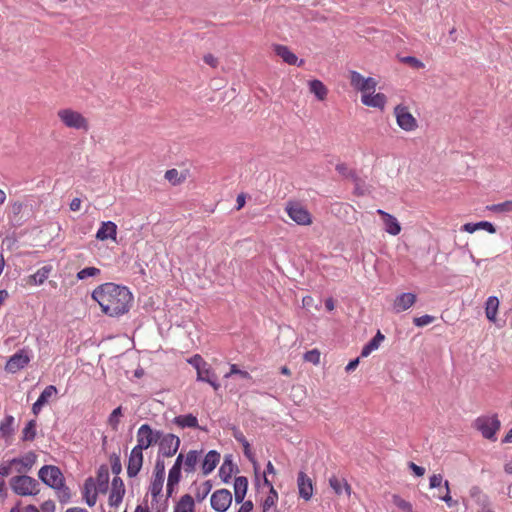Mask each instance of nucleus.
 <instances>
[{"label":"nucleus","mask_w":512,"mask_h":512,"mask_svg":"<svg viewBox=\"0 0 512 512\" xmlns=\"http://www.w3.org/2000/svg\"><path fill=\"white\" fill-rule=\"evenodd\" d=\"M92 298L100 305L102 312L110 317L127 313L133 302V295L127 287L111 282L94 289Z\"/></svg>","instance_id":"f257e3e1"},{"label":"nucleus","mask_w":512,"mask_h":512,"mask_svg":"<svg viewBox=\"0 0 512 512\" xmlns=\"http://www.w3.org/2000/svg\"><path fill=\"white\" fill-rule=\"evenodd\" d=\"M57 116L67 128L82 130L84 132L89 130L88 120L78 111L71 108H64L57 112Z\"/></svg>","instance_id":"f03ea898"},{"label":"nucleus","mask_w":512,"mask_h":512,"mask_svg":"<svg viewBox=\"0 0 512 512\" xmlns=\"http://www.w3.org/2000/svg\"><path fill=\"white\" fill-rule=\"evenodd\" d=\"M13 492L20 496L36 495L39 492V483L36 479L27 475H18L10 479Z\"/></svg>","instance_id":"7ed1b4c3"},{"label":"nucleus","mask_w":512,"mask_h":512,"mask_svg":"<svg viewBox=\"0 0 512 512\" xmlns=\"http://www.w3.org/2000/svg\"><path fill=\"white\" fill-rule=\"evenodd\" d=\"M162 436L159 430H153L149 424H142L137 431V445L134 447L137 451L148 449L154 443H157Z\"/></svg>","instance_id":"20e7f679"},{"label":"nucleus","mask_w":512,"mask_h":512,"mask_svg":"<svg viewBox=\"0 0 512 512\" xmlns=\"http://www.w3.org/2000/svg\"><path fill=\"white\" fill-rule=\"evenodd\" d=\"M285 211L298 225L307 226L312 223V216L310 212L299 202L288 201Z\"/></svg>","instance_id":"39448f33"},{"label":"nucleus","mask_w":512,"mask_h":512,"mask_svg":"<svg viewBox=\"0 0 512 512\" xmlns=\"http://www.w3.org/2000/svg\"><path fill=\"white\" fill-rule=\"evenodd\" d=\"M39 479L51 488L60 487L64 482L61 470L54 465H45L38 472Z\"/></svg>","instance_id":"423d86ee"},{"label":"nucleus","mask_w":512,"mask_h":512,"mask_svg":"<svg viewBox=\"0 0 512 512\" xmlns=\"http://www.w3.org/2000/svg\"><path fill=\"white\" fill-rule=\"evenodd\" d=\"M475 426L484 438L496 440L495 435L500 428V421L496 415L491 417H479L475 421Z\"/></svg>","instance_id":"0eeeda50"},{"label":"nucleus","mask_w":512,"mask_h":512,"mask_svg":"<svg viewBox=\"0 0 512 512\" xmlns=\"http://www.w3.org/2000/svg\"><path fill=\"white\" fill-rule=\"evenodd\" d=\"M159 454L164 457H172L180 447V438L174 434H163L159 439Z\"/></svg>","instance_id":"6e6552de"},{"label":"nucleus","mask_w":512,"mask_h":512,"mask_svg":"<svg viewBox=\"0 0 512 512\" xmlns=\"http://www.w3.org/2000/svg\"><path fill=\"white\" fill-rule=\"evenodd\" d=\"M350 83L355 89L361 91L362 94L374 92L377 86V81L374 78H365L357 71L350 72Z\"/></svg>","instance_id":"1a4fd4ad"},{"label":"nucleus","mask_w":512,"mask_h":512,"mask_svg":"<svg viewBox=\"0 0 512 512\" xmlns=\"http://www.w3.org/2000/svg\"><path fill=\"white\" fill-rule=\"evenodd\" d=\"M211 507L217 512H225L232 503V494L227 489L216 490L210 499Z\"/></svg>","instance_id":"9d476101"},{"label":"nucleus","mask_w":512,"mask_h":512,"mask_svg":"<svg viewBox=\"0 0 512 512\" xmlns=\"http://www.w3.org/2000/svg\"><path fill=\"white\" fill-rule=\"evenodd\" d=\"M397 124L405 131H413L417 128V121L405 106L398 105L394 109Z\"/></svg>","instance_id":"9b49d317"},{"label":"nucleus","mask_w":512,"mask_h":512,"mask_svg":"<svg viewBox=\"0 0 512 512\" xmlns=\"http://www.w3.org/2000/svg\"><path fill=\"white\" fill-rule=\"evenodd\" d=\"M29 362L30 356L28 350L21 349L8 359L5 369L9 373H16L26 367Z\"/></svg>","instance_id":"f8f14e48"},{"label":"nucleus","mask_w":512,"mask_h":512,"mask_svg":"<svg viewBox=\"0 0 512 512\" xmlns=\"http://www.w3.org/2000/svg\"><path fill=\"white\" fill-rule=\"evenodd\" d=\"M24 207V203L20 201H13L8 205V219L13 227H19L25 222Z\"/></svg>","instance_id":"ddd939ff"},{"label":"nucleus","mask_w":512,"mask_h":512,"mask_svg":"<svg viewBox=\"0 0 512 512\" xmlns=\"http://www.w3.org/2000/svg\"><path fill=\"white\" fill-rule=\"evenodd\" d=\"M37 456L34 452L30 451L19 458H13L10 460V464H13L15 471L19 474L28 472L35 464Z\"/></svg>","instance_id":"4468645a"},{"label":"nucleus","mask_w":512,"mask_h":512,"mask_svg":"<svg viewBox=\"0 0 512 512\" xmlns=\"http://www.w3.org/2000/svg\"><path fill=\"white\" fill-rule=\"evenodd\" d=\"M416 295L411 292H405L398 295L392 305V309L395 313H401L408 310L416 302Z\"/></svg>","instance_id":"2eb2a0df"},{"label":"nucleus","mask_w":512,"mask_h":512,"mask_svg":"<svg viewBox=\"0 0 512 512\" xmlns=\"http://www.w3.org/2000/svg\"><path fill=\"white\" fill-rule=\"evenodd\" d=\"M143 465V452L137 451V449L133 448L129 455L128 465H127V475L130 478H133L138 475Z\"/></svg>","instance_id":"dca6fc26"},{"label":"nucleus","mask_w":512,"mask_h":512,"mask_svg":"<svg viewBox=\"0 0 512 512\" xmlns=\"http://www.w3.org/2000/svg\"><path fill=\"white\" fill-rule=\"evenodd\" d=\"M377 214L382 217L383 223H384V230L392 235L396 236L401 232V225L399 221L394 217L393 215L385 212L382 209L377 210Z\"/></svg>","instance_id":"f3484780"},{"label":"nucleus","mask_w":512,"mask_h":512,"mask_svg":"<svg viewBox=\"0 0 512 512\" xmlns=\"http://www.w3.org/2000/svg\"><path fill=\"white\" fill-rule=\"evenodd\" d=\"M125 487L120 477H114L112 480V489L109 495L110 506H118L124 497Z\"/></svg>","instance_id":"a211bd4d"},{"label":"nucleus","mask_w":512,"mask_h":512,"mask_svg":"<svg viewBox=\"0 0 512 512\" xmlns=\"http://www.w3.org/2000/svg\"><path fill=\"white\" fill-rule=\"evenodd\" d=\"M297 485L300 497L310 500L313 495L312 480L303 471L298 473Z\"/></svg>","instance_id":"6ab92c4d"},{"label":"nucleus","mask_w":512,"mask_h":512,"mask_svg":"<svg viewBox=\"0 0 512 512\" xmlns=\"http://www.w3.org/2000/svg\"><path fill=\"white\" fill-rule=\"evenodd\" d=\"M361 102L365 106L373 107V108H379V109L382 110L385 107V104L387 102V98H386V96L383 93H376V94H374V92H369V93H366V94H362Z\"/></svg>","instance_id":"aec40b11"},{"label":"nucleus","mask_w":512,"mask_h":512,"mask_svg":"<svg viewBox=\"0 0 512 512\" xmlns=\"http://www.w3.org/2000/svg\"><path fill=\"white\" fill-rule=\"evenodd\" d=\"M117 235V225L112 221L102 222L96 233V238L100 241L108 239L115 240Z\"/></svg>","instance_id":"412c9836"},{"label":"nucleus","mask_w":512,"mask_h":512,"mask_svg":"<svg viewBox=\"0 0 512 512\" xmlns=\"http://www.w3.org/2000/svg\"><path fill=\"white\" fill-rule=\"evenodd\" d=\"M274 52L277 56H279L285 63L289 65H297L301 66L303 65L304 61L300 60L298 62V57L289 50L288 47L284 45H275L274 46Z\"/></svg>","instance_id":"4be33fe9"},{"label":"nucleus","mask_w":512,"mask_h":512,"mask_svg":"<svg viewBox=\"0 0 512 512\" xmlns=\"http://www.w3.org/2000/svg\"><path fill=\"white\" fill-rule=\"evenodd\" d=\"M197 381L210 384L215 391L220 388V384L217 381V375L208 364L205 365L199 373H197Z\"/></svg>","instance_id":"5701e85b"},{"label":"nucleus","mask_w":512,"mask_h":512,"mask_svg":"<svg viewBox=\"0 0 512 512\" xmlns=\"http://www.w3.org/2000/svg\"><path fill=\"white\" fill-rule=\"evenodd\" d=\"M248 489V480L244 476H238L234 480L235 502L240 504L244 501Z\"/></svg>","instance_id":"b1692460"},{"label":"nucleus","mask_w":512,"mask_h":512,"mask_svg":"<svg viewBox=\"0 0 512 512\" xmlns=\"http://www.w3.org/2000/svg\"><path fill=\"white\" fill-rule=\"evenodd\" d=\"M220 461V454L215 450H210L202 462V471L204 475L210 474Z\"/></svg>","instance_id":"393cba45"},{"label":"nucleus","mask_w":512,"mask_h":512,"mask_svg":"<svg viewBox=\"0 0 512 512\" xmlns=\"http://www.w3.org/2000/svg\"><path fill=\"white\" fill-rule=\"evenodd\" d=\"M83 497L88 506L92 507L96 504L97 492L92 478H88L84 483Z\"/></svg>","instance_id":"a878e982"},{"label":"nucleus","mask_w":512,"mask_h":512,"mask_svg":"<svg viewBox=\"0 0 512 512\" xmlns=\"http://www.w3.org/2000/svg\"><path fill=\"white\" fill-rule=\"evenodd\" d=\"M236 466L232 461L231 455H226L222 465L219 468V477L224 483H228Z\"/></svg>","instance_id":"bb28decb"},{"label":"nucleus","mask_w":512,"mask_h":512,"mask_svg":"<svg viewBox=\"0 0 512 512\" xmlns=\"http://www.w3.org/2000/svg\"><path fill=\"white\" fill-rule=\"evenodd\" d=\"M469 495L481 510H484L490 504L489 497L478 486H472L469 490Z\"/></svg>","instance_id":"cd10ccee"},{"label":"nucleus","mask_w":512,"mask_h":512,"mask_svg":"<svg viewBox=\"0 0 512 512\" xmlns=\"http://www.w3.org/2000/svg\"><path fill=\"white\" fill-rule=\"evenodd\" d=\"M330 487L335 491L336 494L340 495L343 491L349 496L351 494V487L345 479L337 476L329 478Z\"/></svg>","instance_id":"c85d7f7f"},{"label":"nucleus","mask_w":512,"mask_h":512,"mask_svg":"<svg viewBox=\"0 0 512 512\" xmlns=\"http://www.w3.org/2000/svg\"><path fill=\"white\" fill-rule=\"evenodd\" d=\"M384 339L385 336L378 330L376 335L362 348L361 357H367L377 350Z\"/></svg>","instance_id":"c756f323"},{"label":"nucleus","mask_w":512,"mask_h":512,"mask_svg":"<svg viewBox=\"0 0 512 512\" xmlns=\"http://www.w3.org/2000/svg\"><path fill=\"white\" fill-rule=\"evenodd\" d=\"M173 423L182 429L198 427V419L193 414L179 415L173 419Z\"/></svg>","instance_id":"7c9ffc66"},{"label":"nucleus","mask_w":512,"mask_h":512,"mask_svg":"<svg viewBox=\"0 0 512 512\" xmlns=\"http://www.w3.org/2000/svg\"><path fill=\"white\" fill-rule=\"evenodd\" d=\"M499 307V300L496 296H490L486 300L485 314L489 321L495 322Z\"/></svg>","instance_id":"2f4dec72"},{"label":"nucleus","mask_w":512,"mask_h":512,"mask_svg":"<svg viewBox=\"0 0 512 512\" xmlns=\"http://www.w3.org/2000/svg\"><path fill=\"white\" fill-rule=\"evenodd\" d=\"M174 512H194V499L191 495L185 494L177 502Z\"/></svg>","instance_id":"473e14b6"},{"label":"nucleus","mask_w":512,"mask_h":512,"mask_svg":"<svg viewBox=\"0 0 512 512\" xmlns=\"http://www.w3.org/2000/svg\"><path fill=\"white\" fill-rule=\"evenodd\" d=\"M309 90L320 101L324 100L328 93L326 86L320 80L317 79L311 80L309 82Z\"/></svg>","instance_id":"72a5a7b5"},{"label":"nucleus","mask_w":512,"mask_h":512,"mask_svg":"<svg viewBox=\"0 0 512 512\" xmlns=\"http://www.w3.org/2000/svg\"><path fill=\"white\" fill-rule=\"evenodd\" d=\"M199 458V452L196 450H190L184 460V471L186 473H192L195 471Z\"/></svg>","instance_id":"f704fd0d"},{"label":"nucleus","mask_w":512,"mask_h":512,"mask_svg":"<svg viewBox=\"0 0 512 512\" xmlns=\"http://www.w3.org/2000/svg\"><path fill=\"white\" fill-rule=\"evenodd\" d=\"M278 500V494L274 487H271L268 496L265 498L262 504L263 512H275V505Z\"/></svg>","instance_id":"c9c22d12"},{"label":"nucleus","mask_w":512,"mask_h":512,"mask_svg":"<svg viewBox=\"0 0 512 512\" xmlns=\"http://www.w3.org/2000/svg\"><path fill=\"white\" fill-rule=\"evenodd\" d=\"M14 417L6 415L0 423V432L3 437H9L14 432Z\"/></svg>","instance_id":"e433bc0d"},{"label":"nucleus","mask_w":512,"mask_h":512,"mask_svg":"<svg viewBox=\"0 0 512 512\" xmlns=\"http://www.w3.org/2000/svg\"><path fill=\"white\" fill-rule=\"evenodd\" d=\"M108 482H109L108 468L106 466H101L98 470V475H97L98 490L100 492H105L108 488Z\"/></svg>","instance_id":"4c0bfd02"},{"label":"nucleus","mask_w":512,"mask_h":512,"mask_svg":"<svg viewBox=\"0 0 512 512\" xmlns=\"http://www.w3.org/2000/svg\"><path fill=\"white\" fill-rule=\"evenodd\" d=\"M36 428H37L36 420L32 419V420L28 421L22 431V440L23 441H33L36 437Z\"/></svg>","instance_id":"58836bf2"},{"label":"nucleus","mask_w":512,"mask_h":512,"mask_svg":"<svg viewBox=\"0 0 512 512\" xmlns=\"http://www.w3.org/2000/svg\"><path fill=\"white\" fill-rule=\"evenodd\" d=\"M212 489L211 481L207 480L200 484L195 491V497L198 502H202Z\"/></svg>","instance_id":"ea45409f"},{"label":"nucleus","mask_w":512,"mask_h":512,"mask_svg":"<svg viewBox=\"0 0 512 512\" xmlns=\"http://www.w3.org/2000/svg\"><path fill=\"white\" fill-rule=\"evenodd\" d=\"M164 479L152 477L149 491L154 500L161 494L163 489Z\"/></svg>","instance_id":"a19ab883"},{"label":"nucleus","mask_w":512,"mask_h":512,"mask_svg":"<svg viewBox=\"0 0 512 512\" xmlns=\"http://www.w3.org/2000/svg\"><path fill=\"white\" fill-rule=\"evenodd\" d=\"M51 272V267L49 266H43L42 268L38 269L36 273L32 275V279L35 284H43L45 280L49 277V274Z\"/></svg>","instance_id":"79ce46f5"},{"label":"nucleus","mask_w":512,"mask_h":512,"mask_svg":"<svg viewBox=\"0 0 512 512\" xmlns=\"http://www.w3.org/2000/svg\"><path fill=\"white\" fill-rule=\"evenodd\" d=\"M336 171L345 178L351 179L357 182L358 176L355 171L350 170L345 163H339L336 165Z\"/></svg>","instance_id":"37998d69"},{"label":"nucleus","mask_w":512,"mask_h":512,"mask_svg":"<svg viewBox=\"0 0 512 512\" xmlns=\"http://www.w3.org/2000/svg\"><path fill=\"white\" fill-rule=\"evenodd\" d=\"M57 394V388L54 385H48L41 392L40 396L37 400L46 405L49 402V399Z\"/></svg>","instance_id":"c03bdc74"},{"label":"nucleus","mask_w":512,"mask_h":512,"mask_svg":"<svg viewBox=\"0 0 512 512\" xmlns=\"http://www.w3.org/2000/svg\"><path fill=\"white\" fill-rule=\"evenodd\" d=\"M392 500L393 504L397 506L400 510L404 512H414L412 504L401 498L399 495H393Z\"/></svg>","instance_id":"a18cd8bd"},{"label":"nucleus","mask_w":512,"mask_h":512,"mask_svg":"<svg viewBox=\"0 0 512 512\" xmlns=\"http://www.w3.org/2000/svg\"><path fill=\"white\" fill-rule=\"evenodd\" d=\"M490 211L496 212V213H504V212H511L512 211V200L505 201L498 204H492L487 207Z\"/></svg>","instance_id":"49530a36"},{"label":"nucleus","mask_w":512,"mask_h":512,"mask_svg":"<svg viewBox=\"0 0 512 512\" xmlns=\"http://www.w3.org/2000/svg\"><path fill=\"white\" fill-rule=\"evenodd\" d=\"M101 273L100 269L96 267H86L77 273L78 280H85L88 277H95Z\"/></svg>","instance_id":"de8ad7c7"},{"label":"nucleus","mask_w":512,"mask_h":512,"mask_svg":"<svg viewBox=\"0 0 512 512\" xmlns=\"http://www.w3.org/2000/svg\"><path fill=\"white\" fill-rule=\"evenodd\" d=\"M57 491L58 499L61 503H68L71 498L70 489L64 485V482L60 487L54 488Z\"/></svg>","instance_id":"09e8293b"},{"label":"nucleus","mask_w":512,"mask_h":512,"mask_svg":"<svg viewBox=\"0 0 512 512\" xmlns=\"http://www.w3.org/2000/svg\"><path fill=\"white\" fill-rule=\"evenodd\" d=\"M122 416V408L119 406L115 408L108 418V423L112 427L113 430L118 429L119 418Z\"/></svg>","instance_id":"8fccbe9b"},{"label":"nucleus","mask_w":512,"mask_h":512,"mask_svg":"<svg viewBox=\"0 0 512 512\" xmlns=\"http://www.w3.org/2000/svg\"><path fill=\"white\" fill-rule=\"evenodd\" d=\"M232 375H239L243 379H251L252 378L251 375L247 371L240 370L236 364L230 365V371L227 374H225V378H229Z\"/></svg>","instance_id":"3c124183"},{"label":"nucleus","mask_w":512,"mask_h":512,"mask_svg":"<svg viewBox=\"0 0 512 512\" xmlns=\"http://www.w3.org/2000/svg\"><path fill=\"white\" fill-rule=\"evenodd\" d=\"M304 360L314 365L320 363V352L317 349H312L304 354Z\"/></svg>","instance_id":"603ef678"},{"label":"nucleus","mask_w":512,"mask_h":512,"mask_svg":"<svg viewBox=\"0 0 512 512\" xmlns=\"http://www.w3.org/2000/svg\"><path fill=\"white\" fill-rule=\"evenodd\" d=\"M152 477L165 479V463L163 460H156Z\"/></svg>","instance_id":"864d4df0"},{"label":"nucleus","mask_w":512,"mask_h":512,"mask_svg":"<svg viewBox=\"0 0 512 512\" xmlns=\"http://www.w3.org/2000/svg\"><path fill=\"white\" fill-rule=\"evenodd\" d=\"M188 363L190 365H192L197 370V373H199V371L205 365H207V363L203 360V358L198 354H196V355L192 356L190 359H188Z\"/></svg>","instance_id":"5fc2aeb1"},{"label":"nucleus","mask_w":512,"mask_h":512,"mask_svg":"<svg viewBox=\"0 0 512 512\" xmlns=\"http://www.w3.org/2000/svg\"><path fill=\"white\" fill-rule=\"evenodd\" d=\"M434 320H435L434 316L423 315V316H420V317H415L413 319V323L417 327H424V326L429 325L430 323H432Z\"/></svg>","instance_id":"6e6d98bb"},{"label":"nucleus","mask_w":512,"mask_h":512,"mask_svg":"<svg viewBox=\"0 0 512 512\" xmlns=\"http://www.w3.org/2000/svg\"><path fill=\"white\" fill-rule=\"evenodd\" d=\"M111 471H112V473L114 475H116L115 477H119L118 475L122 471V465H121L120 457L118 455H116V454H114L111 457Z\"/></svg>","instance_id":"4d7b16f0"},{"label":"nucleus","mask_w":512,"mask_h":512,"mask_svg":"<svg viewBox=\"0 0 512 512\" xmlns=\"http://www.w3.org/2000/svg\"><path fill=\"white\" fill-rule=\"evenodd\" d=\"M181 478V470L176 467H171L168 473V481L171 484H178Z\"/></svg>","instance_id":"13d9d810"},{"label":"nucleus","mask_w":512,"mask_h":512,"mask_svg":"<svg viewBox=\"0 0 512 512\" xmlns=\"http://www.w3.org/2000/svg\"><path fill=\"white\" fill-rule=\"evenodd\" d=\"M401 61L403 63L409 64L410 66H412V67H414L416 69H420V68L424 67V64L419 59H417V58H415L413 56L402 57Z\"/></svg>","instance_id":"bf43d9fd"},{"label":"nucleus","mask_w":512,"mask_h":512,"mask_svg":"<svg viewBox=\"0 0 512 512\" xmlns=\"http://www.w3.org/2000/svg\"><path fill=\"white\" fill-rule=\"evenodd\" d=\"M232 430V436L235 438V440L240 443L241 445H243L245 442H248L246 437L244 436V434L242 433V431H240L239 428L233 426L231 428Z\"/></svg>","instance_id":"052dcab7"},{"label":"nucleus","mask_w":512,"mask_h":512,"mask_svg":"<svg viewBox=\"0 0 512 512\" xmlns=\"http://www.w3.org/2000/svg\"><path fill=\"white\" fill-rule=\"evenodd\" d=\"M178 175H179V172L176 170V169H170V170H167L166 173H165V178L173 183V184H177L179 183V178H178Z\"/></svg>","instance_id":"680f3d73"},{"label":"nucleus","mask_w":512,"mask_h":512,"mask_svg":"<svg viewBox=\"0 0 512 512\" xmlns=\"http://www.w3.org/2000/svg\"><path fill=\"white\" fill-rule=\"evenodd\" d=\"M478 230L480 229H483V230H486L487 232L493 234L496 232V229L494 227V225L491 223V222H488V221H480L478 222Z\"/></svg>","instance_id":"e2e57ef3"},{"label":"nucleus","mask_w":512,"mask_h":512,"mask_svg":"<svg viewBox=\"0 0 512 512\" xmlns=\"http://www.w3.org/2000/svg\"><path fill=\"white\" fill-rule=\"evenodd\" d=\"M443 477L441 474H434L429 479L430 488H437L441 485Z\"/></svg>","instance_id":"0e129e2a"},{"label":"nucleus","mask_w":512,"mask_h":512,"mask_svg":"<svg viewBox=\"0 0 512 512\" xmlns=\"http://www.w3.org/2000/svg\"><path fill=\"white\" fill-rule=\"evenodd\" d=\"M408 466L414 472V474L418 477H421L425 474V468L416 465L414 462H409Z\"/></svg>","instance_id":"69168bd1"},{"label":"nucleus","mask_w":512,"mask_h":512,"mask_svg":"<svg viewBox=\"0 0 512 512\" xmlns=\"http://www.w3.org/2000/svg\"><path fill=\"white\" fill-rule=\"evenodd\" d=\"M55 503L52 500H47L41 505L42 512H55Z\"/></svg>","instance_id":"338daca9"},{"label":"nucleus","mask_w":512,"mask_h":512,"mask_svg":"<svg viewBox=\"0 0 512 512\" xmlns=\"http://www.w3.org/2000/svg\"><path fill=\"white\" fill-rule=\"evenodd\" d=\"M253 503L251 501H243L237 512H252Z\"/></svg>","instance_id":"774afa93"}]
</instances>
